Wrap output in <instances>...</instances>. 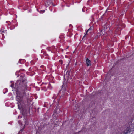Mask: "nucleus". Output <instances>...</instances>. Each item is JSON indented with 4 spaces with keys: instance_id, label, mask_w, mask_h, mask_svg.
<instances>
[{
    "instance_id": "14",
    "label": "nucleus",
    "mask_w": 134,
    "mask_h": 134,
    "mask_svg": "<svg viewBox=\"0 0 134 134\" xmlns=\"http://www.w3.org/2000/svg\"><path fill=\"white\" fill-rule=\"evenodd\" d=\"M68 72V71H67L66 72V75L67 74V72Z\"/></svg>"
},
{
    "instance_id": "7",
    "label": "nucleus",
    "mask_w": 134,
    "mask_h": 134,
    "mask_svg": "<svg viewBox=\"0 0 134 134\" xmlns=\"http://www.w3.org/2000/svg\"><path fill=\"white\" fill-rule=\"evenodd\" d=\"M19 94L18 93H17V98L18 99H19V97L20 96H19Z\"/></svg>"
},
{
    "instance_id": "6",
    "label": "nucleus",
    "mask_w": 134,
    "mask_h": 134,
    "mask_svg": "<svg viewBox=\"0 0 134 134\" xmlns=\"http://www.w3.org/2000/svg\"><path fill=\"white\" fill-rule=\"evenodd\" d=\"M91 28H90L87 31V32L86 33V34H85V35H87V32L89 31H90V30H91Z\"/></svg>"
},
{
    "instance_id": "4",
    "label": "nucleus",
    "mask_w": 134,
    "mask_h": 134,
    "mask_svg": "<svg viewBox=\"0 0 134 134\" xmlns=\"http://www.w3.org/2000/svg\"><path fill=\"white\" fill-rule=\"evenodd\" d=\"M24 123V127L26 126V125H28V122H27V121H25V122L23 123Z\"/></svg>"
},
{
    "instance_id": "3",
    "label": "nucleus",
    "mask_w": 134,
    "mask_h": 134,
    "mask_svg": "<svg viewBox=\"0 0 134 134\" xmlns=\"http://www.w3.org/2000/svg\"><path fill=\"white\" fill-rule=\"evenodd\" d=\"M70 62V60L69 59H67L65 61V63L66 64H68V65L66 67V69H67L69 65V64Z\"/></svg>"
},
{
    "instance_id": "8",
    "label": "nucleus",
    "mask_w": 134,
    "mask_h": 134,
    "mask_svg": "<svg viewBox=\"0 0 134 134\" xmlns=\"http://www.w3.org/2000/svg\"><path fill=\"white\" fill-rule=\"evenodd\" d=\"M59 62H60L61 64H63V61L62 60H60L59 61Z\"/></svg>"
},
{
    "instance_id": "2",
    "label": "nucleus",
    "mask_w": 134,
    "mask_h": 134,
    "mask_svg": "<svg viewBox=\"0 0 134 134\" xmlns=\"http://www.w3.org/2000/svg\"><path fill=\"white\" fill-rule=\"evenodd\" d=\"M86 61L87 66H88L91 65V61L88 58H87L86 59Z\"/></svg>"
},
{
    "instance_id": "15",
    "label": "nucleus",
    "mask_w": 134,
    "mask_h": 134,
    "mask_svg": "<svg viewBox=\"0 0 134 134\" xmlns=\"http://www.w3.org/2000/svg\"><path fill=\"white\" fill-rule=\"evenodd\" d=\"M47 5H49V4H47Z\"/></svg>"
},
{
    "instance_id": "9",
    "label": "nucleus",
    "mask_w": 134,
    "mask_h": 134,
    "mask_svg": "<svg viewBox=\"0 0 134 134\" xmlns=\"http://www.w3.org/2000/svg\"><path fill=\"white\" fill-rule=\"evenodd\" d=\"M4 31H2V32L4 33Z\"/></svg>"
},
{
    "instance_id": "12",
    "label": "nucleus",
    "mask_w": 134,
    "mask_h": 134,
    "mask_svg": "<svg viewBox=\"0 0 134 134\" xmlns=\"http://www.w3.org/2000/svg\"><path fill=\"white\" fill-rule=\"evenodd\" d=\"M65 75L64 74V78H65Z\"/></svg>"
},
{
    "instance_id": "11",
    "label": "nucleus",
    "mask_w": 134,
    "mask_h": 134,
    "mask_svg": "<svg viewBox=\"0 0 134 134\" xmlns=\"http://www.w3.org/2000/svg\"><path fill=\"white\" fill-rule=\"evenodd\" d=\"M85 35L83 37V38H84V37H85Z\"/></svg>"
},
{
    "instance_id": "13",
    "label": "nucleus",
    "mask_w": 134,
    "mask_h": 134,
    "mask_svg": "<svg viewBox=\"0 0 134 134\" xmlns=\"http://www.w3.org/2000/svg\"><path fill=\"white\" fill-rule=\"evenodd\" d=\"M77 64V63H76L75 64V65H76Z\"/></svg>"
},
{
    "instance_id": "10",
    "label": "nucleus",
    "mask_w": 134,
    "mask_h": 134,
    "mask_svg": "<svg viewBox=\"0 0 134 134\" xmlns=\"http://www.w3.org/2000/svg\"><path fill=\"white\" fill-rule=\"evenodd\" d=\"M98 36H97V37H96L95 38H96V39H97V37Z\"/></svg>"
},
{
    "instance_id": "5",
    "label": "nucleus",
    "mask_w": 134,
    "mask_h": 134,
    "mask_svg": "<svg viewBox=\"0 0 134 134\" xmlns=\"http://www.w3.org/2000/svg\"><path fill=\"white\" fill-rule=\"evenodd\" d=\"M70 74V72L69 71L68 72V74L67 75V77H68V78H69Z\"/></svg>"
},
{
    "instance_id": "1",
    "label": "nucleus",
    "mask_w": 134,
    "mask_h": 134,
    "mask_svg": "<svg viewBox=\"0 0 134 134\" xmlns=\"http://www.w3.org/2000/svg\"><path fill=\"white\" fill-rule=\"evenodd\" d=\"M23 102H19L18 104V108L19 109H23Z\"/></svg>"
}]
</instances>
